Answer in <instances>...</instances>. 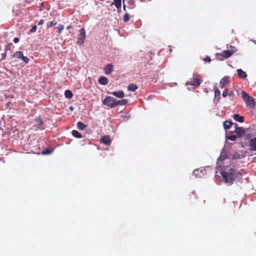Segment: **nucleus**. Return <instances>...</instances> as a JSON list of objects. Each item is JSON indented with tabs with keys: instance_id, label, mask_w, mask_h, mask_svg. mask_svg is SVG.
Returning <instances> with one entry per match:
<instances>
[{
	"instance_id": "nucleus-1",
	"label": "nucleus",
	"mask_w": 256,
	"mask_h": 256,
	"mask_svg": "<svg viewBox=\"0 0 256 256\" xmlns=\"http://www.w3.org/2000/svg\"><path fill=\"white\" fill-rule=\"evenodd\" d=\"M224 182L226 183H230V184H233L234 181L236 179H240L242 178L240 173L234 168H230L228 171L222 170L220 172Z\"/></svg>"
},
{
	"instance_id": "nucleus-2",
	"label": "nucleus",
	"mask_w": 256,
	"mask_h": 256,
	"mask_svg": "<svg viewBox=\"0 0 256 256\" xmlns=\"http://www.w3.org/2000/svg\"><path fill=\"white\" fill-rule=\"evenodd\" d=\"M230 50H224L221 54H218L217 58L218 60H223L224 59L230 58L232 54H234L236 50L233 46H230Z\"/></svg>"
},
{
	"instance_id": "nucleus-3",
	"label": "nucleus",
	"mask_w": 256,
	"mask_h": 256,
	"mask_svg": "<svg viewBox=\"0 0 256 256\" xmlns=\"http://www.w3.org/2000/svg\"><path fill=\"white\" fill-rule=\"evenodd\" d=\"M116 99L112 97L107 96L104 100L103 104L110 108L116 106Z\"/></svg>"
},
{
	"instance_id": "nucleus-4",
	"label": "nucleus",
	"mask_w": 256,
	"mask_h": 256,
	"mask_svg": "<svg viewBox=\"0 0 256 256\" xmlns=\"http://www.w3.org/2000/svg\"><path fill=\"white\" fill-rule=\"evenodd\" d=\"M13 56L15 58L21 59L26 64H28L29 62L28 58L26 56H24L23 52H16L14 54Z\"/></svg>"
},
{
	"instance_id": "nucleus-5",
	"label": "nucleus",
	"mask_w": 256,
	"mask_h": 256,
	"mask_svg": "<svg viewBox=\"0 0 256 256\" xmlns=\"http://www.w3.org/2000/svg\"><path fill=\"white\" fill-rule=\"evenodd\" d=\"M86 38V32L84 28H82L80 30V34L78 36V44L81 45L84 42V40Z\"/></svg>"
},
{
	"instance_id": "nucleus-6",
	"label": "nucleus",
	"mask_w": 256,
	"mask_h": 256,
	"mask_svg": "<svg viewBox=\"0 0 256 256\" xmlns=\"http://www.w3.org/2000/svg\"><path fill=\"white\" fill-rule=\"evenodd\" d=\"M200 82L199 79L196 78L194 75L193 78L191 79L190 82L186 83V85H192L195 86H198L200 85Z\"/></svg>"
},
{
	"instance_id": "nucleus-7",
	"label": "nucleus",
	"mask_w": 256,
	"mask_h": 256,
	"mask_svg": "<svg viewBox=\"0 0 256 256\" xmlns=\"http://www.w3.org/2000/svg\"><path fill=\"white\" fill-rule=\"evenodd\" d=\"M248 146H250L249 150L250 151L256 152V138H254L253 139L250 140Z\"/></svg>"
},
{
	"instance_id": "nucleus-8",
	"label": "nucleus",
	"mask_w": 256,
	"mask_h": 256,
	"mask_svg": "<svg viewBox=\"0 0 256 256\" xmlns=\"http://www.w3.org/2000/svg\"><path fill=\"white\" fill-rule=\"evenodd\" d=\"M114 68L112 64H108L104 68V71L106 74H110L113 71Z\"/></svg>"
},
{
	"instance_id": "nucleus-9",
	"label": "nucleus",
	"mask_w": 256,
	"mask_h": 256,
	"mask_svg": "<svg viewBox=\"0 0 256 256\" xmlns=\"http://www.w3.org/2000/svg\"><path fill=\"white\" fill-rule=\"evenodd\" d=\"M109 94H112L113 96H114L117 98H122L124 96V93L123 91H122V90H119V91H117V92H109Z\"/></svg>"
},
{
	"instance_id": "nucleus-10",
	"label": "nucleus",
	"mask_w": 256,
	"mask_h": 256,
	"mask_svg": "<svg viewBox=\"0 0 256 256\" xmlns=\"http://www.w3.org/2000/svg\"><path fill=\"white\" fill-rule=\"evenodd\" d=\"M234 132L236 134L238 138H241L244 136L245 130L243 128H237L236 130H234Z\"/></svg>"
},
{
	"instance_id": "nucleus-11",
	"label": "nucleus",
	"mask_w": 256,
	"mask_h": 256,
	"mask_svg": "<svg viewBox=\"0 0 256 256\" xmlns=\"http://www.w3.org/2000/svg\"><path fill=\"white\" fill-rule=\"evenodd\" d=\"M98 82L102 85H106L108 84V80L106 77L102 76L99 78Z\"/></svg>"
},
{
	"instance_id": "nucleus-12",
	"label": "nucleus",
	"mask_w": 256,
	"mask_h": 256,
	"mask_svg": "<svg viewBox=\"0 0 256 256\" xmlns=\"http://www.w3.org/2000/svg\"><path fill=\"white\" fill-rule=\"evenodd\" d=\"M238 74L239 77L242 78H245L247 76V74L246 72L243 71L242 69H238L237 70Z\"/></svg>"
},
{
	"instance_id": "nucleus-13",
	"label": "nucleus",
	"mask_w": 256,
	"mask_h": 256,
	"mask_svg": "<svg viewBox=\"0 0 256 256\" xmlns=\"http://www.w3.org/2000/svg\"><path fill=\"white\" fill-rule=\"evenodd\" d=\"M234 119L237 122H242L244 121V117L240 116L238 114H234L233 116Z\"/></svg>"
},
{
	"instance_id": "nucleus-14",
	"label": "nucleus",
	"mask_w": 256,
	"mask_h": 256,
	"mask_svg": "<svg viewBox=\"0 0 256 256\" xmlns=\"http://www.w3.org/2000/svg\"><path fill=\"white\" fill-rule=\"evenodd\" d=\"M34 121L38 128H40L44 124L43 121L40 118H36L34 119Z\"/></svg>"
},
{
	"instance_id": "nucleus-15",
	"label": "nucleus",
	"mask_w": 256,
	"mask_h": 256,
	"mask_svg": "<svg viewBox=\"0 0 256 256\" xmlns=\"http://www.w3.org/2000/svg\"><path fill=\"white\" fill-rule=\"evenodd\" d=\"M234 123L231 121L226 120L224 122V129L228 130L230 129L232 126L233 125Z\"/></svg>"
},
{
	"instance_id": "nucleus-16",
	"label": "nucleus",
	"mask_w": 256,
	"mask_h": 256,
	"mask_svg": "<svg viewBox=\"0 0 256 256\" xmlns=\"http://www.w3.org/2000/svg\"><path fill=\"white\" fill-rule=\"evenodd\" d=\"M101 141L102 143L109 145L110 143V138L109 136H104L101 140Z\"/></svg>"
},
{
	"instance_id": "nucleus-17",
	"label": "nucleus",
	"mask_w": 256,
	"mask_h": 256,
	"mask_svg": "<svg viewBox=\"0 0 256 256\" xmlns=\"http://www.w3.org/2000/svg\"><path fill=\"white\" fill-rule=\"evenodd\" d=\"M226 158V152L224 150V149L222 150V152H221L220 156L218 158V161H223L224 160H225Z\"/></svg>"
},
{
	"instance_id": "nucleus-18",
	"label": "nucleus",
	"mask_w": 256,
	"mask_h": 256,
	"mask_svg": "<svg viewBox=\"0 0 256 256\" xmlns=\"http://www.w3.org/2000/svg\"><path fill=\"white\" fill-rule=\"evenodd\" d=\"M128 100H116V106H124L127 104Z\"/></svg>"
},
{
	"instance_id": "nucleus-19",
	"label": "nucleus",
	"mask_w": 256,
	"mask_h": 256,
	"mask_svg": "<svg viewBox=\"0 0 256 256\" xmlns=\"http://www.w3.org/2000/svg\"><path fill=\"white\" fill-rule=\"evenodd\" d=\"M77 127L80 130H83L86 128V126L82 122H77Z\"/></svg>"
},
{
	"instance_id": "nucleus-20",
	"label": "nucleus",
	"mask_w": 256,
	"mask_h": 256,
	"mask_svg": "<svg viewBox=\"0 0 256 256\" xmlns=\"http://www.w3.org/2000/svg\"><path fill=\"white\" fill-rule=\"evenodd\" d=\"M128 89L129 91L134 92L138 89V86L134 84H130L128 86Z\"/></svg>"
},
{
	"instance_id": "nucleus-21",
	"label": "nucleus",
	"mask_w": 256,
	"mask_h": 256,
	"mask_svg": "<svg viewBox=\"0 0 256 256\" xmlns=\"http://www.w3.org/2000/svg\"><path fill=\"white\" fill-rule=\"evenodd\" d=\"M64 96L66 98L70 99L73 96L72 92L70 90H66L64 92Z\"/></svg>"
},
{
	"instance_id": "nucleus-22",
	"label": "nucleus",
	"mask_w": 256,
	"mask_h": 256,
	"mask_svg": "<svg viewBox=\"0 0 256 256\" xmlns=\"http://www.w3.org/2000/svg\"><path fill=\"white\" fill-rule=\"evenodd\" d=\"M220 82L225 85L228 84L230 82V76H225L220 80Z\"/></svg>"
},
{
	"instance_id": "nucleus-23",
	"label": "nucleus",
	"mask_w": 256,
	"mask_h": 256,
	"mask_svg": "<svg viewBox=\"0 0 256 256\" xmlns=\"http://www.w3.org/2000/svg\"><path fill=\"white\" fill-rule=\"evenodd\" d=\"M72 136L76 138H82V134L80 133H79L78 131H77L76 130H73L72 132Z\"/></svg>"
},
{
	"instance_id": "nucleus-24",
	"label": "nucleus",
	"mask_w": 256,
	"mask_h": 256,
	"mask_svg": "<svg viewBox=\"0 0 256 256\" xmlns=\"http://www.w3.org/2000/svg\"><path fill=\"white\" fill-rule=\"evenodd\" d=\"M241 96L242 99L246 101V100L250 98V96H248L247 93L244 91L241 92Z\"/></svg>"
},
{
	"instance_id": "nucleus-25",
	"label": "nucleus",
	"mask_w": 256,
	"mask_h": 256,
	"mask_svg": "<svg viewBox=\"0 0 256 256\" xmlns=\"http://www.w3.org/2000/svg\"><path fill=\"white\" fill-rule=\"evenodd\" d=\"M245 102L250 106H252L254 104V100L251 96H250V98L246 100Z\"/></svg>"
},
{
	"instance_id": "nucleus-26",
	"label": "nucleus",
	"mask_w": 256,
	"mask_h": 256,
	"mask_svg": "<svg viewBox=\"0 0 256 256\" xmlns=\"http://www.w3.org/2000/svg\"><path fill=\"white\" fill-rule=\"evenodd\" d=\"M112 4H114L117 8H120L122 6L121 0H114Z\"/></svg>"
},
{
	"instance_id": "nucleus-27",
	"label": "nucleus",
	"mask_w": 256,
	"mask_h": 256,
	"mask_svg": "<svg viewBox=\"0 0 256 256\" xmlns=\"http://www.w3.org/2000/svg\"><path fill=\"white\" fill-rule=\"evenodd\" d=\"M220 91L216 89L214 90V98L218 100L220 99Z\"/></svg>"
},
{
	"instance_id": "nucleus-28",
	"label": "nucleus",
	"mask_w": 256,
	"mask_h": 256,
	"mask_svg": "<svg viewBox=\"0 0 256 256\" xmlns=\"http://www.w3.org/2000/svg\"><path fill=\"white\" fill-rule=\"evenodd\" d=\"M226 138L228 140H229L231 141H235L236 138V136L235 135H232V136H226Z\"/></svg>"
},
{
	"instance_id": "nucleus-29",
	"label": "nucleus",
	"mask_w": 256,
	"mask_h": 256,
	"mask_svg": "<svg viewBox=\"0 0 256 256\" xmlns=\"http://www.w3.org/2000/svg\"><path fill=\"white\" fill-rule=\"evenodd\" d=\"M245 139L246 140H247L248 142V144H250V140L253 139L252 138V134H246L245 136Z\"/></svg>"
},
{
	"instance_id": "nucleus-30",
	"label": "nucleus",
	"mask_w": 256,
	"mask_h": 256,
	"mask_svg": "<svg viewBox=\"0 0 256 256\" xmlns=\"http://www.w3.org/2000/svg\"><path fill=\"white\" fill-rule=\"evenodd\" d=\"M57 22L56 21H52L48 24L47 27L48 28H51L54 26H56V24Z\"/></svg>"
},
{
	"instance_id": "nucleus-31",
	"label": "nucleus",
	"mask_w": 256,
	"mask_h": 256,
	"mask_svg": "<svg viewBox=\"0 0 256 256\" xmlns=\"http://www.w3.org/2000/svg\"><path fill=\"white\" fill-rule=\"evenodd\" d=\"M52 151L49 149H46L42 151V154L44 155L50 154H52Z\"/></svg>"
},
{
	"instance_id": "nucleus-32",
	"label": "nucleus",
	"mask_w": 256,
	"mask_h": 256,
	"mask_svg": "<svg viewBox=\"0 0 256 256\" xmlns=\"http://www.w3.org/2000/svg\"><path fill=\"white\" fill-rule=\"evenodd\" d=\"M130 16L129 14L127 13L125 14L124 16L123 20L124 22H128L129 20Z\"/></svg>"
},
{
	"instance_id": "nucleus-33",
	"label": "nucleus",
	"mask_w": 256,
	"mask_h": 256,
	"mask_svg": "<svg viewBox=\"0 0 256 256\" xmlns=\"http://www.w3.org/2000/svg\"><path fill=\"white\" fill-rule=\"evenodd\" d=\"M12 46V44H7L6 46V48H5V52H7L8 50H10V48H11V46Z\"/></svg>"
},
{
	"instance_id": "nucleus-34",
	"label": "nucleus",
	"mask_w": 256,
	"mask_h": 256,
	"mask_svg": "<svg viewBox=\"0 0 256 256\" xmlns=\"http://www.w3.org/2000/svg\"><path fill=\"white\" fill-rule=\"evenodd\" d=\"M228 94V90L227 88L225 89L222 93V96L224 97H226Z\"/></svg>"
},
{
	"instance_id": "nucleus-35",
	"label": "nucleus",
	"mask_w": 256,
	"mask_h": 256,
	"mask_svg": "<svg viewBox=\"0 0 256 256\" xmlns=\"http://www.w3.org/2000/svg\"><path fill=\"white\" fill-rule=\"evenodd\" d=\"M198 172H199V170H194V171L193 172V174L196 176V178H199V177H200V176H198Z\"/></svg>"
},
{
	"instance_id": "nucleus-36",
	"label": "nucleus",
	"mask_w": 256,
	"mask_h": 256,
	"mask_svg": "<svg viewBox=\"0 0 256 256\" xmlns=\"http://www.w3.org/2000/svg\"><path fill=\"white\" fill-rule=\"evenodd\" d=\"M37 29V27L36 26H34L32 27V28L30 29V30L29 31L30 32H36Z\"/></svg>"
},
{
	"instance_id": "nucleus-37",
	"label": "nucleus",
	"mask_w": 256,
	"mask_h": 256,
	"mask_svg": "<svg viewBox=\"0 0 256 256\" xmlns=\"http://www.w3.org/2000/svg\"><path fill=\"white\" fill-rule=\"evenodd\" d=\"M64 26L63 25H60L58 27V32L59 33H61L62 32V30H64Z\"/></svg>"
},
{
	"instance_id": "nucleus-38",
	"label": "nucleus",
	"mask_w": 256,
	"mask_h": 256,
	"mask_svg": "<svg viewBox=\"0 0 256 256\" xmlns=\"http://www.w3.org/2000/svg\"><path fill=\"white\" fill-rule=\"evenodd\" d=\"M204 60L205 62H210L211 61V59L209 56H206L204 59Z\"/></svg>"
},
{
	"instance_id": "nucleus-39",
	"label": "nucleus",
	"mask_w": 256,
	"mask_h": 256,
	"mask_svg": "<svg viewBox=\"0 0 256 256\" xmlns=\"http://www.w3.org/2000/svg\"><path fill=\"white\" fill-rule=\"evenodd\" d=\"M19 40H20L18 38H14L13 41L14 43H18Z\"/></svg>"
},
{
	"instance_id": "nucleus-40",
	"label": "nucleus",
	"mask_w": 256,
	"mask_h": 256,
	"mask_svg": "<svg viewBox=\"0 0 256 256\" xmlns=\"http://www.w3.org/2000/svg\"><path fill=\"white\" fill-rule=\"evenodd\" d=\"M233 125H234V128H235V130H236L237 128H241L240 127H239L238 124L236 123H234Z\"/></svg>"
},
{
	"instance_id": "nucleus-41",
	"label": "nucleus",
	"mask_w": 256,
	"mask_h": 256,
	"mask_svg": "<svg viewBox=\"0 0 256 256\" xmlns=\"http://www.w3.org/2000/svg\"><path fill=\"white\" fill-rule=\"evenodd\" d=\"M6 52H5L4 53H3L2 54V59H5L6 58Z\"/></svg>"
},
{
	"instance_id": "nucleus-42",
	"label": "nucleus",
	"mask_w": 256,
	"mask_h": 256,
	"mask_svg": "<svg viewBox=\"0 0 256 256\" xmlns=\"http://www.w3.org/2000/svg\"><path fill=\"white\" fill-rule=\"evenodd\" d=\"M44 20H40L39 21L38 24H39V25L42 24H44Z\"/></svg>"
},
{
	"instance_id": "nucleus-43",
	"label": "nucleus",
	"mask_w": 256,
	"mask_h": 256,
	"mask_svg": "<svg viewBox=\"0 0 256 256\" xmlns=\"http://www.w3.org/2000/svg\"><path fill=\"white\" fill-rule=\"evenodd\" d=\"M220 87L221 88H223L224 86H225L224 84H223L222 82H220Z\"/></svg>"
},
{
	"instance_id": "nucleus-44",
	"label": "nucleus",
	"mask_w": 256,
	"mask_h": 256,
	"mask_svg": "<svg viewBox=\"0 0 256 256\" xmlns=\"http://www.w3.org/2000/svg\"><path fill=\"white\" fill-rule=\"evenodd\" d=\"M234 94V92H230V93H228V95L230 96H233Z\"/></svg>"
},
{
	"instance_id": "nucleus-45",
	"label": "nucleus",
	"mask_w": 256,
	"mask_h": 256,
	"mask_svg": "<svg viewBox=\"0 0 256 256\" xmlns=\"http://www.w3.org/2000/svg\"><path fill=\"white\" fill-rule=\"evenodd\" d=\"M129 0V2L131 4H134V0Z\"/></svg>"
},
{
	"instance_id": "nucleus-46",
	"label": "nucleus",
	"mask_w": 256,
	"mask_h": 256,
	"mask_svg": "<svg viewBox=\"0 0 256 256\" xmlns=\"http://www.w3.org/2000/svg\"><path fill=\"white\" fill-rule=\"evenodd\" d=\"M70 28V26H67V27H66V29H67V30H69V29Z\"/></svg>"
},
{
	"instance_id": "nucleus-47",
	"label": "nucleus",
	"mask_w": 256,
	"mask_h": 256,
	"mask_svg": "<svg viewBox=\"0 0 256 256\" xmlns=\"http://www.w3.org/2000/svg\"><path fill=\"white\" fill-rule=\"evenodd\" d=\"M124 10H126V6L124 4Z\"/></svg>"
},
{
	"instance_id": "nucleus-48",
	"label": "nucleus",
	"mask_w": 256,
	"mask_h": 256,
	"mask_svg": "<svg viewBox=\"0 0 256 256\" xmlns=\"http://www.w3.org/2000/svg\"><path fill=\"white\" fill-rule=\"evenodd\" d=\"M70 110H74L73 107L71 106V107L70 108Z\"/></svg>"
},
{
	"instance_id": "nucleus-49",
	"label": "nucleus",
	"mask_w": 256,
	"mask_h": 256,
	"mask_svg": "<svg viewBox=\"0 0 256 256\" xmlns=\"http://www.w3.org/2000/svg\"><path fill=\"white\" fill-rule=\"evenodd\" d=\"M252 42H253L255 44H256V40H252Z\"/></svg>"
},
{
	"instance_id": "nucleus-50",
	"label": "nucleus",
	"mask_w": 256,
	"mask_h": 256,
	"mask_svg": "<svg viewBox=\"0 0 256 256\" xmlns=\"http://www.w3.org/2000/svg\"><path fill=\"white\" fill-rule=\"evenodd\" d=\"M170 52H172V50L171 48L170 49Z\"/></svg>"
},
{
	"instance_id": "nucleus-51",
	"label": "nucleus",
	"mask_w": 256,
	"mask_h": 256,
	"mask_svg": "<svg viewBox=\"0 0 256 256\" xmlns=\"http://www.w3.org/2000/svg\"><path fill=\"white\" fill-rule=\"evenodd\" d=\"M244 146L243 144H242V147L244 148Z\"/></svg>"
}]
</instances>
